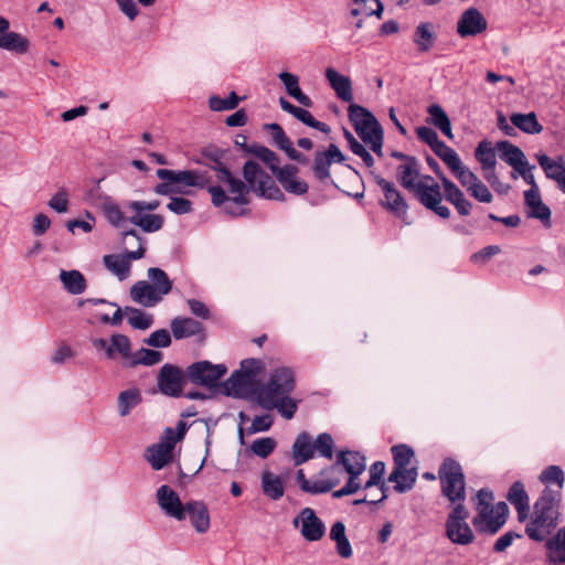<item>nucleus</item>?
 Instances as JSON below:
<instances>
[{"label": "nucleus", "mask_w": 565, "mask_h": 565, "mask_svg": "<svg viewBox=\"0 0 565 565\" xmlns=\"http://www.w3.org/2000/svg\"><path fill=\"white\" fill-rule=\"evenodd\" d=\"M294 388V371L287 366L276 367L270 372L268 381L258 388L257 403L265 409H276L285 419H291L299 404V401L290 396Z\"/></svg>", "instance_id": "1"}, {"label": "nucleus", "mask_w": 565, "mask_h": 565, "mask_svg": "<svg viewBox=\"0 0 565 565\" xmlns=\"http://www.w3.org/2000/svg\"><path fill=\"white\" fill-rule=\"evenodd\" d=\"M561 492L545 488L534 503L533 514L525 526L526 535L536 542L544 541L559 522Z\"/></svg>", "instance_id": "2"}, {"label": "nucleus", "mask_w": 565, "mask_h": 565, "mask_svg": "<svg viewBox=\"0 0 565 565\" xmlns=\"http://www.w3.org/2000/svg\"><path fill=\"white\" fill-rule=\"evenodd\" d=\"M493 501V492L488 488L478 490L473 498L476 514L471 522L480 534L494 535L508 520V504L503 501Z\"/></svg>", "instance_id": "3"}, {"label": "nucleus", "mask_w": 565, "mask_h": 565, "mask_svg": "<svg viewBox=\"0 0 565 565\" xmlns=\"http://www.w3.org/2000/svg\"><path fill=\"white\" fill-rule=\"evenodd\" d=\"M148 280H138L129 290L131 300L145 308H153L172 290L173 282L164 270L150 267Z\"/></svg>", "instance_id": "4"}, {"label": "nucleus", "mask_w": 565, "mask_h": 565, "mask_svg": "<svg viewBox=\"0 0 565 565\" xmlns=\"http://www.w3.org/2000/svg\"><path fill=\"white\" fill-rule=\"evenodd\" d=\"M215 172V178L220 184L207 186L211 201L214 206H222L227 201L236 205H246L248 203V188L241 179L234 177L232 172L222 163L216 162L211 167Z\"/></svg>", "instance_id": "5"}, {"label": "nucleus", "mask_w": 565, "mask_h": 565, "mask_svg": "<svg viewBox=\"0 0 565 565\" xmlns=\"http://www.w3.org/2000/svg\"><path fill=\"white\" fill-rule=\"evenodd\" d=\"M348 115L362 141L376 156L383 157V129L374 115L366 108L355 104L349 106Z\"/></svg>", "instance_id": "6"}, {"label": "nucleus", "mask_w": 565, "mask_h": 565, "mask_svg": "<svg viewBox=\"0 0 565 565\" xmlns=\"http://www.w3.org/2000/svg\"><path fill=\"white\" fill-rule=\"evenodd\" d=\"M124 244L132 246L131 241L137 245L136 250H126L122 254L105 255L103 258L105 267L119 280H125L130 275L131 260L141 259L146 253V241L140 236L136 230H130L122 233Z\"/></svg>", "instance_id": "7"}, {"label": "nucleus", "mask_w": 565, "mask_h": 565, "mask_svg": "<svg viewBox=\"0 0 565 565\" xmlns=\"http://www.w3.org/2000/svg\"><path fill=\"white\" fill-rule=\"evenodd\" d=\"M438 476L441 484V493L454 507H465L466 481L462 468L456 460L447 458L443 461Z\"/></svg>", "instance_id": "8"}, {"label": "nucleus", "mask_w": 565, "mask_h": 565, "mask_svg": "<svg viewBox=\"0 0 565 565\" xmlns=\"http://www.w3.org/2000/svg\"><path fill=\"white\" fill-rule=\"evenodd\" d=\"M243 177L246 181L248 192L253 191L258 196L268 200H282L284 194L280 189L275 184L274 179L266 173L262 167L248 160L243 167Z\"/></svg>", "instance_id": "9"}, {"label": "nucleus", "mask_w": 565, "mask_h": 565, "mask_svg": "<svg viewBox=\"0 0 565 565\" xmlns=\"http://www.w3.org/2000/svg\"><path fill=\"white\" fill-rule=\"evenodd\" d=\"M449 170L471 198L481 203L492 202L493 195L489 188L463 164L460 158L449 167Z\"/></svg>", "instance_id": "10"}, {"label": "nucleus", "mask_w": 565, "mask_h": 565, "mask_svg": "<svg viewBox=\"0 0 565 565\" xmlns=\"http://www.w3.org/2000/svg\"><path fill=\"white\" fill-rule=\"evenodd\" d=\"M469 511L466 507H454L446 520L445 530L449 541L457 545H469L475 541V533L467 523Z\"/></svg>", "instance_id": "11"}, {"label": "nucleus", "mask_w": 565, "mask_h": 565, "mask_svg": "<svg viewBox=\"0 0 565 565\" xmlns=\"http://www.w3.org/2000/svg\"><path fill=\"white\" fill-rule=\"evenodd\" d=\"M413 192L426 209L443 218L450 216V210L441 203L443 193L440 185L430 175H423Z\"/></svg>", "instance_id": "12"}, {"label": "nucleus", "mask_w": 565, "mask_h": 565, "mask_svg": "<svg viewBox=\"0 0 565 565\" xmlns=\"http://www.w3.org/2000/svg\"><path fill=\"white\" fill-rule=\"evenodd\" d=\"M227 372L224 364H213L209 361H200L186 369L188 379L196 385L212 387Z\"/></svg>", "instance_id": "13"}, {"label": "nucleus", "mask_w": 565, "mask_h": 565, "mask_svg": "<svg viewBox=\"0 0 565 565\" xmlns=\"http://www.w3.org/2000/svg\"><path fill=\"white\" fill-rule=\"evenodd\" d=\"M292 524L299 527L300 534L308 542H317L326 534V525L323 521L318 518L315 510L311 508H303L294 518Z\"/></svg>", "instance_id": "14"}, {"label": "nucleus", "mask_w": 565, "mask_h": 565, "mask_svg": "<svg viewBox=\"0 0 565 565\" xmlns=\"http://www.w3.org/2000/svg\"><path fill=\"white\" fill-rule=\"evenodd\" d=\"M487 29L488 21L486 17L473 7L462 11L456 24V32L462 39L478 36L486 32Z\"/></svg>", "instance_id": "15"}, {"label": "nucleus", "mask_w": 565, "mask_h": 565, "mask_svg": "<svg viewBox=\"0 0 565 565\" xmlns=\"http://www.w3.org/2000/svg\"><path fill=\"white\" fill-rule=\"evenodd\" d=\"M157 175L162 181L173 183L175 188H204L207 180L203 173L196 170H169L159 169Z\"/></svg>", "instance_id": "16"}, {"label": "nucleus", "mask_w": 565, "mask_h": 565, "mask_svg": "<svg viewBox=\"0 0 565 565\" xmlns=\"http://www.w3.org/2000/svg\"><path fill=\"white\" fill-rule=\"evenodd\" d=\"M374 181L383 193L380 204L396 215L405 214L408 205L395 183L387 181L379 174L374 175Z\"/></svg>", "instance_id": "17"}, {"label": "nucleus", "mask_w": 565, "mask_h": 565, "mask_svg": "<svg viewBox=\"0 0 565 565\" xmlns=\"http://www.w3.org/2000/svg\"><path fill=\"white\" fill-rule=\"evenodd\" d=\"M170 436L171 431L164 430L159 443L148 447L146 450V459L154 470L162 469L173 459L175 444L171 441L172 438Z\"/></svg>", "instance_id": "18"}, {"label": "nucleus", "mask_w": 565, "mask_h": 565, "mask_svg": "<svg viewBox=\"0 0 565 565\" xmlns=\"http://www.w3.org/2000/svg\"><path fill=\"white\" fill-rule=\"evenodd\" d=\"M416 134L417 137L427 143L448 168L460 158L452 148L448 147L438 138L437 132L433 128L422 126L416 129Z\"/></svg>", "instance_id": "19"}, {"label": "nucleus", "mask_w": 565, "mask_h": 565, "mask_svg": "<svg viewBox=\"0 0 565 565\" xmlns=\"http://www.w3.org/2000/svg\"><path fill=\"white\" fill-rule=\"evenodd\" d=\"M184 376L182 371L172 365L164 364L158 375V388L167 396L178 397L182 394Z\"/></svg>", "instance_id": "20"}, {"label": "nucleus", "mask_w": 565, "mask_h": 565, "mask_svg": "<svg viewBox=\"0 0 565 565\" xmlns=\"http://www.w3.org/2000/svg\"><path fill=\"white\" fill-rule=\"evenodd\" d=\"M156 495L159 508L167 516L177 521L184 520L185 503L181 502L179 494L171 487H159Z\"/></svg>", "instance_id": "21"}, {"label": "nucleus", "mask_w": 565, "mask_h": 565, "mask_svg": "<svg viewBox=\"0 0 565 565\" xmlns=\"http://www.w3.org/2000/svg\"><path fill=\"white\" fill-rule=\"evenodd\" d=\"M223 387L227 395L238 398H248L256 393V382L238 370L224 382Z\"/></svg>", "instance_id": "22"}, {"label": "nucleus", "mask_w": 565, "mask_h": 565, "mask_svg": "<svg viewBox=\"0 0 565 565\" xmlns=\"http://www.w3.org/2000/svg\"><path fill=\"white\" fill-rule=\"evenodd\" d=\"M189 518L196 533H206L211 526V518L203 501L191 500L185 502L184 520Z\"/></svg>", "instance_id": "23"}, {"label": "nucleus", "mask_w": 565, "mask_h": 565, "mask_svg": "<svg viewBox=\"0 0 565 565\" xmlns=\"http://www.w3.org/2000/svg\"><path fill=\"white\" fill-rule=\"evenodd\" d=\"M445 199L455 206L461 216H467L472 210V203L466 198L462 190L446 177H440Z\"/></svg>", "instance_id": "24"}, {"label": "nucleus", "mask_w": 565, "mask_h": 565, "mask_svg": "<svg viewBox=\"0 0 565 565\" xmlns=\"http://www.w3.org/2000/svg\"><path fill=\"white\" fill-rule=\"evenodd\" d=\"M130 212L129 223L139 227L145 233H154L163 227L164 218L146 210L127 209Z\"/></svg>", "instance_id": "25"}, {"label": "nucleus", "mask_w": 565, "mask_h": 565, "mask_svg": "<svg viewBox=\"0 0 565 565\" xmlns=\"http://www.w3.org/2000/svg\"><path fill=\"white\" fill-rule=\"evenodd\" d=\"M9 21L0 17V49L24 54L29 50V41L19 33L9 31Z\"/></svg>", "instance_id": "26"}, {"label": "nucleus", "mask_w": 565, "mask_h": 565, "mask_svg": "<svg viewBox=\"0 0 565 565\" xmlns=\"http://www.w3.org/2000/svg\"><path fill=\"white\" fill-rule=\"evenodd\" d=\"M324 74L337 97L342 102L351 103L353 100V92L350 77L339 73L333 67H328Z\"/></svg>", "instance_id": "27"}, {"label": "nucleus", "mask_w": 565, "mask_h": 565, "mask_svg": "<svg viewBox=\"0 0 565 565\" xmlns=\"http://www.w3.org/2000/svg\"><path fill=\"white\" fill-rule=\"evenodd\" d=\"M508 501L514 507L520 522L525 521L530 513V499L521 481H515L507 494Z\"/></svg>", "instance_id": "28"}, {"label": "nucleus", "mask_w": 565, "mask_h": 565, "mask_svg": "<svg viewBox=\"0 0 565 565\" xmlns=\"http://www.w3.org/2000/svg\"><path fill=\"white\" fill-rule=\"evenodd\" d=\"M98 207L113 227L121 228L129 223L128 216L125 215L122 207L111 196H103Z\"/></svg>", "instance_id": "29"}, {"label": "nucleus", "mask_w": 565, "mask_h": 565, "mask_svg": "<svg viewBox=\"0 0 565 565\" xmlns=\"http://www.w3.org/2000/svg\"><path fill=\"white\" fill-rule=\"evenodd\" d=\"M296 172L297 170L295 167L285 166L284 168H280L275 175L287 192L301 195L307 193L308 184L297 178Z\"/></svg>", "instance_id": "30"}, {"label": "nucleus", "mask_w": 565, "mask_h": 565, "mask_svg": "<svg viewBox=\"0 0 565 565\" xmlns=\"http://www.w3.org/2000/svg\"><path fill=\"white\" fill-rule=\"evenodd\" d=\"M546 558L551 564H565V525L545 542Z\"/></svg>", "instance_id": "31"}, {"label": "nucleus", "mask_w": 565, "mask_h": 565, "mask_svg": "<svg viewBox=\"0 0 565 565\" xmlns=\"http://www.w3.org/2000/svg\"><path fill=\"white\" fill-rule=\"evenodd\" d=\"M260 486L263 493L273 501L280 500L285 494V479L273 471H263Z\"/></svg>", "instance_id": "32"}, {"label": "nucleus", "mask_w": 565, "mask_h": 565, "mask_svg": "<svg viewBox=\"0 0 565 565\" xmlns=\"http://www.w3.org/2000/svg\"><path fill=\"white\" fill-rule=\"evenodd\" d=\"M337 461L348 475L361 476L366 467L365 457L358 451L341 450L337 455Z\"/></svg>", "instance_id": "33"}, {"label": "nucleus", "mask_w": 565, "mask_h": 565, "mask_svg": "<svg viewBox=\"0 0 565 565\" xmlns=\"http://www.w3.org/2000/svg\"><path fill=\"white\" fill-rule=\"evenodd\" d=\"M397 177L405 189L415 190L423 177L419 174L418 161L415 158H406V161L397 168Z\"/></svg>", "instance_id": "34"}, {"label": "nucleus", "mask_w": 565, "mask_h": 565, "mask_svg": "<svg viewBox=\"0 0 565 565\" xmlns=\"http://www.w3.org/2000/svg\"><path fill=\"white\" fill-rule=\"evenodd\" d=\"M60 281L66 292L73 296L82 295L86 288L87 282L84 275L76 269H61L58 274Z\"/></svg>", "instance_id": "35"}, {"label": "nucleus", "mask_w": 565, "mask_h": 565, "mask_svg": "<svg viewBox=\"0 0 565 565\" xmlns=\"http://www.w3.org/2000/svg\"><path fill=\"white\" fill-rule=\"evenodd\" d=\"M435 25L431 22H420L414 31L413 42L419 52L430 51L436 42Z\"/></svg>", "instance_id": "36"}, {"label": "nucleus", "mask_w": 565, "mask_h": 565, "mask_svg": "<svg viewBox=\"0 0 565 565\" xmlns=\"http://www.w3.org/2000/svg\"><path fill=\"white\" fill-rule=\"evenodd\" d=\"M279 105L282 110L292 115L295 118H297L308 127L315 128L322 132L329 130L328 126L324 122L318 121L308 110L292 105L284 97L279 98Z\"/></svg>", "instance_id": "37"}, {"label": "nucleus", "mask_w": 565, "mask_h": 565, "mask_svg": "<svg viewBox=\"0 0 565 565\" xmlns=\"http://www.w3.org/2000/svg\"><path fill=\"white\" fill-rule=\"evenodd\" d=\"M417 479L416 467H405L404 469L394 468L388 477V481L394 483V489L398 493L411 490Z\"/></svg>", "instance_id": "38"}, {"label": "nucleus", "mask_w": 565, "mask_h": 565, "mask_svg": "<svg viewBox=\"0 0 565 565\" xmlns=\"http://www.w3.org/2000/svg\"><path fill=\"white\" fill-rule=\"evenodd\" d=\"M497 149L500 152V158L509 166H511L515 171L529 162L524 152L510 141L498 142Z\"/></svg>", "instance_id": "39"}, {"label": "nucleus", "mask_w": 565, "mask_h": 565, "mask_svg": "<svg viewBox=\"0 0 565 565\" xmlns=\"http://www.w3.org/2000/svg\"><path fill=\"white\" fill-rule=\"evenodd\" d=\"M278 78L284 84L287 94L296 99L303 107H311V98L302 93L299 86V78L297 75L289 72H281L278 74Z\"/></svg>", "instance_id": "40"}, {"label": "nucleus", "mask_w": 565, "mask_h": 565, "mask_svg": "<svg viewBox=\"0 0 565 565\" xmlns=\"http://www.w3.org/2000/svg\"><path fill=\"white\" fill-rule=\"evenodd\" d=\"M315 455V447L311 437L307 433L297 436L292 445V458L296 466L302 465Z\"/></svg>", "instance_id": "41"}, {"label": "nucleus", "mask_w": 565, "mask_h": 565, "mask_svg": "<svg viewBox=\"0 0 565 565\" xmlns=\"http://www.w3.org/2000/svg\"><path fill=\"white\" fill-rule=\"evenodd\" d=\"M171 332L177 340L190 338L201 332L202 326L191 318H174L170 323Z\"/></svg>", "instance_id": "42"}, {"label": "nucleus", "mask_w": 565, "mask_h": 565, "mask_svg": "<svg viewBox=\"0 0 565 565\" xmlns=\"http://www.w3.org/2000/svg\"><path fill=\"white\" fill-rule=\"evenodd\" d=\"M330 540L335 543L337 553L342 558H349L352 556V546L345 534V525L341 521H337L332 524L329 533Z\"/></svg>", "instance_id": "43"}, {"label": "nucleus", "mask_w": 565, "mask_h": 565, "mask_svg": "<svg viewBox=\"0 0 565 565\" xmlns=\"http://www.w3.org/2000/svg\"><path fill=\"white\" fill-rule=\"evenodd\" d=\"M427 121L438 128L443 135L452 139L454 134L451 130V122L446 111L438 104H433L427 108Z\"/></svg>", "instance_id": "44"}, {"label": "nucleus", "mask_w": 565, "mask_h": 565, "mask_svg": "<svg viewBox=\"0 0 565 565\" xmlns=\"http://www.w3.org/2000/svg\"><path fill=\"white\" fill-rule=\"evenodd\" d=\"M142 401L141 392L137 387L121 391L117 397V411L121 417L131 413Z\"/></svg>", "instance_id": "45"}, {"label": "nucleus", "mask_w": 565, "mask_h": 565, "mask_svg": "<svg viewBox=\"0 0 565 565\" xmlns=\"http://www.w3.org/2000/svg\"><path fill=\"white\" fill-rule=\"evenodd\" d=\"M510 120L514 127L529 135H536L543 130L534 113H514L510 116Z\"/></svg>", "instance_id": "46"}, {"label": "nucleus", "mask_w": 565, "mask_h": 565, "mask_svg": "<svg viewBox=\"0 0 565 565\" xmlns=\"http://www.w3.org/2000/svg\"><path fill=\"white\" fill-rule=\"evenodd\" d=\"M110 349L113 351V359L120 356L126 366L129 365L132 352L131 342L129 338L121 333H115L110 337Z\"/></svg>", "instance_id": "47"}, {"label": "nucleus", "mask_w": 565, "mask_h": 565, "mask_svg": "<svg viewBox=\"0 0 565 565\" xmlns=\"http://www.w3.org/2000/svg\"><path fill=\"white\" fill-rule=\"evenodd\" d=\"M126 319L131 328L147 330L153 324V316L135 307H125Z\"/></svg>", "instance_id": "48"}, {"label": "nucleus", "mask_w": 565, "mask_h": 565, "mask_svg": "<svg viewBox=\"0 0 565 565\" xmlns=\"http://www.w3.org/2000/svg\"><path fill=\"white\" fill-rule=\"evenodd\" d=\"M536 159L545 175L553 181L557 180L561 174L565 172V164L561 157L557 160H554L548 156L541 153L536 156Z\"/></svg>", "instance_id": "49"}, {"label": "nucleus", "mask_w": 565, "mask_h": 565, "mask_svg": "<svg viewBox=\"0 0 565 565\" xmlns=\"http://www.w3.org/2000/svg\"><path fill=\"white\" fill-rule=\"evenodd\" d=\"M318 478V487H327L326 492L330 491L342 480V468L338 465V461L332 466L322 469Z\"/></svg>", "instance_id": "50"}, {"label": "nucleus", "mask_w": 565, "mask_h": 565, "mask_svg": "<svg viewBox=\"0 0 565 565\" xmlns=\"http://www.w3.org/2000/svg\"><path fill=\"white\" fill-rule=\"evenodd\" d=\"M475 157L477 161L480 163L481 169L495 168L497 166L495 151L491 142L488 140H482L478 143L475 150Z\"/></svg>", "instance_id": "51"}, {"label": "nucleus", "mask_w": 565, "mask_h": 565, "mask_svg": "<svg viewBox=\"0 0 565 565\" xmlns=\"http://www.w3.org/2000/svg\"><path fill=\"white\" fill-rule=\"evenodd\" d=\"M163 355L161 352L141 348L136 352H132L129 365L130 367L136 365L151 366L161 362Z\"/></svg>", "instance_id": "52"}, {"label": "nucleus", "mask_w": 565, "mask_h": 565, "mask_svg": "<svg viewBox=\"0 0 565 565\" xmlns=\"http://www.w3.org/2000/svg\"><path fill=\"white\" fill-rule=\"evenodd\" d=\"M330 159L323 152H317L312 166L315 177L323 183L333 184V180L330 175Z\"/></svg>", "instance_id": "53"}, {"label": "nucleus", "mask_w": 565, "mask_h": 565, "mask_svg": "<svg viewBox=\"0 0 565 565\" xmlns=\"http://www.w3.org/2000/svg\"><path fill=\"white\" fill-rule=\"evenodd\" d=\"M277 447V441L273 437H260L255 439L250 446L249 450L256 457L262 459H266L269 457Z\"/></svg>", "instance_id": "54"}, {"label": "nucleus", "mask_w": 565, "mask_h": 565, "mask_svg": "<svg viewBox=\"0 0 565 565\" xmlns=\"http://www.w3.org/2000/svg\"><path fill=\"white\" fill-rule=\"evenodd\" d=\"M540 481L544 484H546V488H548L550 484L555 483L558 487V492L563 489L565 476L561 467L558 466H548L545 468L540 477Z\"/></svg>", "instance_id": "55"}, {"label": "nucleus", "mask_w": 565, "mask_h": 565, "mask_svg": "<svg viewBox=\"0 0 565 565\" xmlns=\"http://www.w3.org/2000/svg\"><path fill=\"white\" fill-rule=\"evenodd\" d=\"M238 103L239 97L235 92H231L227 98H222L216 95L209 98V107L213 111L232 110L237 107Z\"/></svg>", "instance_id": "56"}, {"label": "nucleus", "mask_w": 565, "mask_h": 565, "mask_svg": "<svg viewBox=\"0 0 565 565\" xmlns=\"http://www.w3.org/2000/svg\"><path fill=\"white\" fill-rule=\"evenodd\" d=\"M392 455L394 459V468L404 469L412 467L411 462L414 457V451L406 445H397L392 447Z\"/></svg>", "instance_id": "57"}, {"label": "nucleus", "mask_w": 565, "mask_h": 565, "mask_svg": "<svg viewBox=\"0 0 565 565\" xmlns=\"http://www.w3.org/2000/svg\"><path fill=\"white\" fill-rule=\"evenodd\" d=\"M47 205L58 214L66 213L70 206L68 191L65 188H60L49 200Z\"/></svg>", "instance_id": "58"}, {"label": "nucleus", "mask_w": 565, "mask_h": 565, "mask_svg": "<svg viewBox=\"0 0 565 565\" xmlns=\"http://www.w3.org/2000/svg\"><path fill=\"white\" fill-rule=\"evenodd\" d=\"M333 438L327 433L319 434L313 443L315 450L327 459L333 458Z\"/></svg>", "instance_id": "59"}, {"label": "nucleus", "mask_w": 565, "mask_h": 565, "mask_svg": "<svg viewBox=\"0 0 565 565\" xmlns=\"http://www.w3.org/2000/svg\"><path fill=\"white\" fill-rule=\"evenodd\" d=\"M526 214L531 218L539 220L545 228H551V210L543 201L527 209Z\"/></svg>", "instance_id": "60"}, {"label": "nucleus", "mask_w": 565, "mask_h": 565, "mask_svg": "<svg viewBox=\"0 0 565 565\" xmlns=\"http://www.w3.org/2000/svg\"><path fill=\"white\" fill-rule=\"evenodd\" d=\"M296 480L302 491L317 494L324 493L327 487H318V478L307 479L302 469H299L296 473Z\"/></svg>", "instance_id": "61"}, {"label": "nucleus", "mask_w": 565, "mask_h": 565, "mask_svg": "<svg viewBox=\"0 0 565 565\" xmlns=\"http://www.w3.org/2000/svg\"><path fill=\"white\" fill-rule=\"evenodd\" d=\"M145 343L152 348H168L171 344V335L168 330L159 329L153 331Z\"/></svg>", "instance_id": "62"}, {"label": "nucleus", "mask_w": 565, "mask_h": 565, "mask_svg": "<svg viewBox=\"0 0 565 565\" xmlns=\"http://www.w3.org/2000/svg\"><path fill=\"white\" fill-rule=\"evenodd\" d=\"M167 209L177 215L189 214L192 212V202L185 198L171 196Z\"/></svg>", "instance_id": "63"}, {"label": "nucleus", "mask_w": 565, "mask_h": 565, "mask_svg": "<svg viewBox=\"0 0 565 565\" xmlns=\"http://www.w3.org/2000/svg\"><path fill=\"white\" fill-rule=\"evenodd\" d=\"M238 371L245 375H249L256 382L258 374L264 371V363L258 359H246L241 362Z\"/></svg>", "instance_id": "64"}]
</instances>
